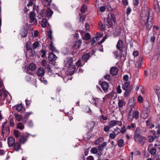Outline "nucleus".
<instances>
[{
  "label": "nucleus",
  "instance_id": "f8f14e48",
  "mask_svg": "<svg viewBox=\"0 0 160 160\" xmlns=\"http://www.w3.org/2000/svg\"><path fill=\"white\" fill-rule=\"evenodd\" d=\"M15 139L12 137H9L8 139V143L9 147L12 146L15 143Z\"/></svg>",
  "mask_w": 160,
  "mask_h": 160
},
{
  "label": "nucleus",
  "instance_id": "13d9d810",
  "mask_svg": "<svg viewBox=\"0 0 160 160\" xmlns=\"http://www.w3.org/2000/svg\"><path fill=\"white\" fill-rule=\"evenodd\" d=\"M36 68V65L33 63H31V70L34 71Z\"/></svg>",
  "mask_w": 160,
  "mask_h": 160
},
{
  "label": "nucleus",
  "instance_id": "864d4df0",
  "mask_svg": "<svg viewBox=\"0 0 160 160\" xmlns=\"http://www.w3.org/2000/svg\"><path fill=\"white\" fill-rule=\"evenodd\" d=\"M154 8L157 12H158L160 11L159 6L158 3H157L156 5H154Z\"/></svg>",
  "mask_w": 160,
  "mask_h": 160
},
{
  "label": "nucleus",
  "instance_id": "72a5a7b5",
  "mask_svg": "<svg viewBox=\"0 0 160 160\" xmlns=\"http://www.w3.org/2000/svg\"><path fill=\"white\" fill-rule=\"evenodd\" d=\"M87 10V6L85 4H83L81 7L80 11L82 13H85Z\"/></svg>",
  "mask_w": 160,
  "mask_h": 160
},
{
  "label": "nucleus",
  "instance_id": "9d476101",
  "mask_svg": "<svg viewBox=\"0 0 160 160\" xmlns=\"http://www.w3.org/2000/svg\"><path fill=\"white\" fill-rule=\"evenodd\" d=\"M123 41L121 39L119 40L116 45L117 49L119 50L120 51H121L123 48Z\"/></svg>",
  "mask_w": 160,
  "mask_h": 160
},
{
  "label": "nucleus",
  "instance_id": "9b49d317",
  "mask_svg": "<svg viewBox=\"0 0 160 160\" xmlns=\"http://www.w3.org/2000/svg\"><path fill=\"white\" fill-rule=\"evenodd\" d=\"M118 71V68L113 67H112L110 69V73L113 76H116Z\"/></svg>",
  "mask_w": 160,
  "mask_h": 160
},
{
  "label": "nucleus",
  "instance_id": "1a4fd4ad",
  "mask_svg": "<svg viewBox=\"0 0 160 160\" xmlns=\"http://www.w3.org/2000/svg\"><path fill=\"white\" fill-rule=\"evenodd\" d=\"M58 57L56 56L54 53L51 52L49 53L48 59L49 61L51 62H53L55 61L57 59Z\"/></svg>",
  "mask_w": 160,
  "mask_h": 160
},
{
  "label": "nucleus",
  "instance_id": "bb28decb",
  "mask_svg": "<svg viewBox=\"0 0 160 160\" xmlns=\"http://www.w3.org/2000/svg\"><path fill=\"white\" fill-rule=\"evenodd\" d=\"M107 144V142H106L102 143L98 146V150L100 151H102L104 150V147L106 146Z\"/></svg>",
  "mask_w": 160,
  "mask_h": 160
},
{
  "label": "nucleus",
  "instance_id": "e433bc0d",
  "mask_svg": "<svg viewBox=\"0 0 160 160\" xmlns=\"http://www.w3.org/2000/svg\"><path fill=\"white\" fill-rule=\"evenodd\" d=\"M17 128L20 130H22L24 128V125L22 122H19L17 125Z\"/></svg>",
  "mask_w": 160,
  "mask_h": 160
},
{
  "label": "nucleus",
  "instance_id": "f3484780",
  "mask_svg": "<svg viewBox=\"0 0 160 160\" xmlns=\"http://www.w3.org/2000/svg\"><path fill=\"white\" fill-rule=\"evenodd\" d=\"M37 74L39 76H42L44 75L45 71L42 68H40L38 69L37 71Z\"/></svg>",
  "mask_w": 160,
  "mask_h": 160
},
{
  "label": "nucleus",
  "instance_id": "a878e982",
  "mask_svg": "<svg viewBox=\"0 0 160 160\" xmlns=\"http://www.w3.org/2000/svg\"><path fill=\"white\" fill-rule=\"evenodd\" d=\"M51 1L50 0H43L42 1V3L44 6L48 7L50 5Z\"/></svg>",
  "mask_w": 160,
  "mask_h": 160
},
{
  "label": "nucleus",
  "instance_id": "f03ea898",
  "mask_svg": "<svg viewBox=\"0 0 160 160\" xmlns=\"http://www.w3.org/2000/svg\"><path fill=\"white\" fill-rule=\"evenodd\" d=\"M142 19L144 22V24L146 25V28L148 30H150L153 25V18L149 16V13L148 16H142Z\"/></svg>",
  "mask_w": 160,
  "mask_h": 160
},
{
  "label": "nucleus",
  "instance_id": "4be33fe9",
  "mask_svg": "<svg viewBox=\"0 0 160 160\" xmlns=\"http://www.w3.org/2000/svg\"><path fill=\"white\" fill-rule=\"evenodd\" d=\"M21 34L22 37H25L27 35V29L26 28H24L21 31Z\"/></svg>",
  "mask_w": 160,
  "mask_h": 160
},
{
  "label": "nucleus",
  "instance_id": "a19ab883",
  "mask_svg": "<svg viewBox=\"0 0 160 160\" xmlns=\"http://www.w3.org/2000/svg\"><path fill=\"white\" fill-rule=\"evenodd\" d=\"M30 63L28 64V66H25V67L24 71L27 73L30 74Z\"/></svg>",
  "mask_w": 160,
  "mask_h": 160
},
{
  "label": "nucleus",
  "instance_id": "69168bd1",
  "mask_svg": "<svg viewBox=\"0 0 160 160\" xmlns=\"http://www.w3.org/2000/svg\"><path fill=\"white\" fill-rule=\"evenodd\" d=\"M156 92L158 97V100L160 99V89H157L156 90Z\"/></svg>",
  "mask_w": 160,
  "mask_h": 160
},
{
  "label": "nucleus",
  "instance_id": "ea45409f",
  "mask_svg": "<svg viewBox=\"0 0 160 160\" xmlns=\"http://www.w3.org/2000/svg\"><path fill=\"white\" fill-rule=\"evenodd\" d=\"M14 116L17 120L20 121L22 117L21 115H20L18 113H14Z\"/></svg>",
  "mask_w": 160,
  "mask_h": 160
},
{
  "label": "nucleus",
  "instance_id": "58836bf2",
  "mask_svg": "<svg viewBox=\"0 0 160 160\" xmlns=\"http://www.w3.org/2000/svg\"><path fill=\"white\" fill-rule=\"evenodd\" d=\"M22 105L21 104H19L16 106V110L18 112L21 111L22 109Z\"/></svg>",
  "mask_w": 160,
  "mask_h": 160
},
{
  "label": "nucleus",
  "instance_id": "49530a36",
  "mask_svg": "<svg viewBox=\"0 0 160 160\" xmlns=\"http://www.w3.org/2000/svg\"><path fill=\"white\" fill-rule=\"evenodd\" d=\"M79 16L80 18L79 20L80 22H83L85 20L86 16L85 15H81L80 13L79 14Z\"/></svg>",
  "mask_w": 160,
  "mask_h": 160
},
{
  "label": "nucleus",
  "instance_id": "8fccbe9b",
  "mask_svg": "<svg viewBox=\"0 0 160 160\" xmlns=\"http://www.w3.org/2000/svg\"><path fill=\"white\" fill-rule=\"evenodd\" d=\"M52 31L50 29L49 30V31H48V37L51 40H52L53 39L52 36Z\"/></svg>",
  "mask_w": 160,
  "mask_h": 160
},
{
  "label": "nucleus",
  "instance_id": "79ce46f5",
  "mask_svg": "<svg viewBox=\"0 0 160 160\" xmlns=\"http://www.w3.org/2000/svg\"><path fill=\"white\" fill-rule=\"evenodd\" d=\"M40 46V43L37 41L35 42L32 45V48L33 49H36Z\"/></svg>",
  "mask_w": 160,
  "mask_h": 160
},
{
  "label": "nucleus",
  "instance_id": "6e6552de",
  "mask_svg": "<svg viewBox=\"0 0 160 160\" xmlns=\"http://www.w3.org/2000/svg\"><path fill=\"white\" fill-rule=\"evenodd\" d=\"M104 24L108 26V28L112 27L113 24V22L108 17L104 20Z\"/></svg>",
  "mask_w": 160,
  "mask_h": 160
},
{
  "label": "nucleus",
  "instance_id": "2f4dec72",
  "mask_svg": "<svg viewBox=\"0 0 160 160\" xmlns=\"http://www.w3.org/2000/svg\"><path fill=\"white\" fill-rule=\"evenodd\" d=\"M142 57L139 58V60L137 62V63L135 64L136 67H138V68L141 67L142 63Z\"/></svg>",
  "mask_w": 160,
  "mask_h": 160
},
{
  "label": "nucleus",
  "instance_id": "cd10ccee",
  "mask_svg": "<svg viewBox=\"0 0 160 160\" xmlns=\"http://www.w3.org/2000/svg\"><path fill=\"white\" fill-rule=\"evenodd\" d=\"M46 15L48 18L50 17L53 13V11L49 8H48L47 9V11L45 12Z\"/></svg>",
  "mask_w": 160,
  "mask_h": 160
},
{
  "label": "nucleus",
  "instance_id": "0e129e2a",
  "mask_svg": "<svg viewBox=\"0 0 160 160\" xmlns=\"http://www.w3.org/2000/svg\"><path fill=\"white\" fill-rule=\"evenodd\" d=\"M76 65L78 67L82 66L83 65L82 64L81 61L80 60H78L76 63Z\"/></svg>",
  "mask_w": 160,
  "mask_h": 160
},
{
  "label": "nucleus",
  "instance_id": "09e8293b",
  "mask_svg": "<svg viewBox=\"0 0 160 160\" xmlns=\"http://www.w3.org/2000/svg\"><path fill=\"white\" fill-rule=\"evenodd\" d=\"M124 104V102L123 100H119L118 105L120 108L122 107L123 105Z\"/></svg>",
  "mask_w": 160,
  "mask_h": 160
},
{
  "label": "nucleus",
  "instance_id": "393cba45",
  "mask_svg": "<svg viewBox=\"0 0 160 160\" xmlns=\"http://www.w3.org/2000/svg\"><path fill=\"white\" fill-rule=\"evenodd\" d=\"M122 28L120 26H118L115 29L116 34L115 35L116 36L120 35L121 32Z\"/></svg>",
  "mask_w": 160,
  "mask_h": 160
},
{
  "label": "nucleus",
  "instance_id": "e2e57ef3",
  "mask_svg": "<svg viewBox=\"0 0 160 160\" xmlns=\"http://www.w3.org/2000/svg\"><path fill=\"white\" fill-rule=\"evenodd\" d=\"M104 78L105 79L108 80L109 81L111 80L110 75L109 74L106 75L104 76Z\"/></svg>",
  "mask_w": 160,
  "mask_h": 160
},
{
  "label": "nucleus",
  "instance_id": "5701e85b",
  "mask_svg": "<svg viewBox=\"0 0 160 160\" xmlns=\"http://www.w3.org/2000/svg\"><path fill=\"white\" fill-rule=\"evenodd\" d=\"M28 136H27L22 135L19 139L21 143L23 144L27 140Z\"/></svg>",
  "mask_w": 160,
  "mask_h": 160
},
{
  "label": "nucleus",
  "instance_id": "412c9836",
  "mask_svg": "<svg viewBox=\"0 0 160 160\" xmlns=\"http://www.w3.org/2000/svg\"><path fill=\"white\" fill-rule=\"evenodd\" d=\"M90 57V54L89 53H86L84 54L82 56V60L85 62H87L88 59Z\"/></svg>",
  "mask_w": 160,
  "mask_h": 160
},
{
  "label": "nucleus",
  "instance_id": "a211bd4d",
  "mask_svg": "<svg viewBox=\"0 0 160 160\" xmlns=\"http://www.w3.org/2000/svg\"><path fill=\"white\" fill-rule=\"evenodd\" d=\"M132 88L133 86L132 85H130L128 87V89L125 90V92L124 94V97H126L129 95Z\"/></svg>",
  "mask_w": 160,
  "mask_h": 160
},
{
  "label": "nucleus",
  "instance_id": "680f3d73",
  "mask_svg": "<svg viewBox=\"0 0 160 160\" xmlns=\"http://www.w3.org/2000/svg\"><path fill=\"white\" fill-rule=\"evenodd\" d=\"M9 123L11 127H12L14 126L13 118H11L10 119Z\"/></svg>",
  "mask_w": 160,
  "mask_h": 160
},
{
  "label": "nucleus",
  "instance_id": "f257e3e1",
  "mask_svg": "<svg viewBox=\"0 0 160 160\" xmlns=\"http://www.w3.org/2000/svg\"><path fill=\"white\" fill-rule=\"evenodd\" d=\"M31 0V6L33 5V11L31 12V25H36L37 24V19L35 18V10H36L38 13L39 11L38 10V6H37L34 4H33Z\"/></svg>",
  "mask_w": 160,
  "mask_h": 160
},
{
  "label": "nucleus",
  "instance_id": "338daca9",
  "mask_svg": "<svg viewBox=\"0 0 160 160\" xmlns=\"http://www.w3.org/2000/svg\"><path fill=\"white\" fill-rule=\"evenodd\" d=\"M117 92L118 93H120L122 92V90L120 88V86L118 85L117 88Z\"/></svg>",
  "mask_w": 160,
  "mask_h": 160
},
{
  "label": "nucleus",
  "instance_id": "423d86ee",
  "mask_svg": "<svg viewBox=\"0 0 160 160\" xmlns=\"http://www.w3.org/2000/svg\"><path fill=\"white\" fill-rule=\"evenodd\" d=\"M101 86L105 93L108 92L109 87V83L108 82H103L101 83Z\"/></svg>",
  "mask_w": 160,
  "mask_h": 160
},
{
  "label": "nucleus",
  "instance_id": "b1692460",
  "mask_svg": "<svg viewBox=\"0 0 160 160\" xmlns=\"http://www.w3.org/2000/svg\"><path fill=\"white\" fill-rule=\"evenodd\" d=\"M142 10L143 11H145V12L146 13V15L145 16H148V13L149 14V16L150 15V11L148 10V6L147 5H144L142 8Z\"/></svg>",
  "mask_w": 160,
  "mask_h": 160
},
{
  "label": "nucleus",
  "instance_id": "c756f323",
  "mask_svg": "<svg viewBox=\"0 0 160 160\" xmlns=\"http://www.w3.org/2000/svg\"><path fill=\"white\" fill-rule=\"evenodd\" d=\"M122 52L120 51L119 52L118 51H117L114 52V54L116 56V58H121L122 57Z\"/></svg>",
  "mask_w": 160,
  "mask_h": 160
},
{
  "label": "nucleus",
  "instance_id": "774afa93",
  "mask_svg": "<svg viewBox=\"0 0 160 160\" xmlns=\"http://www.w3.org/2000/svg\"><path fill=\"white\" fill-rule=\"evenodd\" d=\"M110 128L111 127L109 126H105L104 128V130L106 132H108Z\"/></svg>",
  "mask_w": 160,
  "mask_h": 160
},
{
  "label": "nucleus",
  "instance_id": "5fc2aeb1",
  "mask_svg": "<svg viewBox=\"0 0 160 160\" xmlns=\"http://www.w3.org/2000/svg\"><path fill=\"white\" fill-rule=\"evenodd\" d=\"M156 152V150L155 148H152L150 151V153L152 155H154Z\"/></svg>",
  "mask_w": 160,
  "mask_h": 160
},
{
  "label": "nucleus",
  "instance_id": "7ed1b4c3",
  "mask_svg": "<svg viewBox=\"0 0 160 160\" xmlns=\"http://www.w3.org/2000/svg\"><path fill=\"white\" fill-rule=\"evenodd\" d=\"M149 134L147 137V140L149 142H151L159 137L160 132L157 131L156 132L154 130H151L149 131Z\"/></svg>",
  "mask_w": 160,
  "mask_h": 160
},
{
  "label": "nucleus",
  "instance_id": "20e7f679",
  "mask_svg": "<svg viewBox=\"0 0 160 160\" xmlns=\"http://www.w3.org/2000/svg\"><path fill=\"white\" fill-rule=\"evenodd\" d=\"M139 128H137L134 132V139L136 141H138L140 143L144 144L145 142L146 138L140 135L139 131Z\"/></svg>",
  "mask_w": 160,
  "mask_h": 160
},
{
  "label": "nucleus",
  "instance_id": "c85d7f7f",
  "mask_svg": "<svg viewBox=\"0 0 160 160\" xmlns=\"http://www.w3.org/2000/svg\"><path fill=\"white\" fill-rule=\"evenodd\" d=\"M14 148L16 151H18L21 149V145L18 142L15 143L14 145Z\"/></svg>",
  "mask_w": 160,
  "mask_h": 160
},
{
  "label": "nucleus",
  "instance_id": "3c124183",
  "mask_svg": "<svg viewBox=\"0 0 160 160\" xmlns=\"http://www.w3.org/2000/svg\"><path fill=\"white\" fill-rule=\"evenodd\" d=\"M26 47L27 51H28V53H29V50H30V42L28 41L26 43Z\"/></svg>",
  "mask_w": 160,
  "mask_h": 160
},
{
  "label": "nucleus",
  "instance_id": "bf43d9fd",
  "mask_svg": "<svg viewBox=\"0 0 160 160\" xmlns=\"http://www.w3.org/2000/svg\"><path fill=\"white\" fill-rule=\"evenodd\" d=\"M131 154L132 155L133 154H134L135 155H139L140 154V152L139 151H135L134 152H131Z\"/></svg>",
  "mask_w": 160,
  "mask_h": 160
},
{
  "label": "nucleus",
  "instance_id": "f704fd0d",
  "mask_svg": "<svg viewBox=\"0 0 160 160\" xmlns=\"http://www.w3.org/2000/svg\"><path fill=\"white\" fill-rule=\"evenodd\" d=\"M33 28L31 30V33H32V37H37L38 36L39 32L38 30H36L35 31L33 32H32Z\"/></svg>",
  "mask_w": 160,
  "mask_h": 160
},
{
  "label": "nucleus",
  "instance_id": "c03bdc74",
  "mask_svg": "<svg viewBox=\"0 0 160 160\" xmlns=\"http://www.w3.org/2000/svg\"><path fill=\"white\" fill-rule=\"evenodd\" d=\"M13 133L15 137L16 138L19 137L21 134L20 132L18 130H14L13 131Z\"/></svg>",
  "mask_w": 160,
  "mask_h": 160
},
{
  "label": "nucleus",
  "instance_id": "aec40b11",
  "mask_svg": "<svg viewBox=\"0 0 160 160\" xmlns=\"http://www.w3.org/2000/svg\"><path fill=\"white\" fill-rule=\"evenodd\" d=\"M144 106L146 109L144 112H148V113L150 112V108L149 106V104L148 102H145L144 104Z\"/></svg>",
  "mask_w": 160,
  "mask_h": 160
},
{
  "label": "nucleus",
  "instance_id": "37998d69",
  "mask_svg": "<svg viewBox=\"0 0 160 160\" xmlns=\"http://www.w3.org/2000/svg\"><path fill=\"white\" fill-rule=\"evenodd\" d=\"M47 20L46 19L44 18L42 20L41 24L43 28H45L47 25Z\"/></svg>",
  "mask_w": 160,
  "mask_h": 160
},
{
  "label": "nucleus",
  "instance_id": "052dcab7",
  "mask_svg": "<svg viewBox=\"0 0 160 160\" xmlns=\"http://www.w3.org/2000/svg\"><path fill=\"white\" fill-rule=\"evenodd\" d=\"M85 158L83 154H81L78 158V160H85Z\"/></svg>",
  "mask_w": 160,
  "mask_h": 160
},
{
  "label": "nucleus",
  "instance_id": "2eb2a0df",
  "mask_svg": "<svg viewBox=\"0 0 160 160\" xmlns=\"http://www.w3.org/2000/svg\"><path fill=\"white\" fill-rule=\"evenodd\" d=\"M81 44L82 40H78L76 41L75 44L72 46V48L73 49H77L80 47Z\"/></svg>",
  "mask_w": 160,
  "mask_h": 160
},
{
  "label": "nucleus",
  "instance_id": "4d7b16f0",
  "mask_svg": "<svg viewBox=\"0 0 160 160\" xmlns=\"http://www.w3.org/2000/svg\"><path fill=\"white\" fill-rule=\"evenodd\" d=\"M91 152L92 153L96 154L98 152V150L96 148H93L91 149Z\"/></svg>",
  "mask_w": 160,
  "mask_h": 160
},
{
  "label": "nucleus",
  "instance_id": "de8ad7c7",
  "mask_svg": "<svg viewBox=\"0 0 160 160\" xmlns=\"http://www.w3.org/2000/svg\"><path fill=\"white\" fill-rule=\"evenodd\" d=\"M113 132L117 135L121 132L120 129L118 128H117L114 129Z\"/></svg>",
  "mask_w": 160,
  "mask_h": 160
},
{
  "label": "nucleus",
  "instance_id": "c9c22d12",
  "mask_svg": "<svg viewBox=\"0 0 160 160\" xmlns=\"http://www.w3.org/2000/svg\"><path fill=\"white\" fill-rule=\"evenodd\" d=\"M130 85L129 82H126L123 85L122 88L124 90L128 89V86Z\"/></svg>",
  "mask_w": 160,
  "mask_h": 160
},
{
  "label": "nucleus",
  "instance_id": "473e14b6",
  "mask_svg": "<svg viewBox=\"0 0 160 160\" xmlns=\"http://www.w3.org/2000/svg\"><path fill=\"white\" fill-rule=\"evenodd\" d=\"M117 144L118 146L119 147H123L124 145L123 140L122 139H119L117 142Z\"/></svg>",
  "mask_w": 160,
  "mask_h": 160
},
{
  "label": "nucleus",
  "instance_id": "6ab92c4d",
  "mask_svg": "<svg viewBox=\"0 0 160 160\" xmlns=\"http://www.w3.org/2000/svg\"><path fill=\"white\" fill-rule=\"evenodd\" d=\"M135 105V103L134 102V98H132L131 99L129 102L128 104V106L130 108V110L132 111V109Z\"/></svg>",
  "mask_w": 160,
  "mask_h": 160
},
{
  "label": "nucleus",
  "instance_id": "4c0bfd02",
  "mask_svg": "<svg viewBox=\"0 0 160 160\" xmlns=\"http://www.w3.org/2000/svg\"><path fill=\"white\" fill-rule=\"evenodd\" d=\"M149 115V113L148 112L143 111L142 113L141 116L143 119H145L148 117Z\"/></svg>",
  "mask_w": 160,
  "mask_h": 160
},
{
  "label": "nucleus",
  "instance_id": "603ef678",
  "mask_svg": "<svg viewBox=\"0 0 160 160\" xmlns=\"http://www.w3.org/2000/svg\"><path fill=\"white\" fill-rule=\"evenodd\" d=\"M91 35L89 33H86L85 35V37L83 39L85 40H88L90 38Z\"/></svg>",
  "mask_w": 160,
  "mask_h": 160
},
{
  "label": "nucleus",
  "instance_id": "39448f33",
  "mask_svg": "<svg viewBox=\"0 0 160 160\" xmlns=\"http://www.w3.org/2000/svg\"><path fill=\"white\" fill-rule=\"evenodd\" d=\"M132 111L130 110L128 116V120L129 121H131L133 118H135V119H138L139 118V112L137 111Z\"/></svg>",
  "mask_w": 160,
  "mask_h": 160
},
{
  "label": "nucleus",
  "instance_id": "a18cd8bd",
  "mask_svg": "<svg viewBox=\"0 0 160 160\" xmlns=\"http://www.w3.org/2000/svg\"><path fill=\"white\" fill-rule=\"evenodd\" d=\"M110 18H109L111 21L113 22L114 24H115L116 21V18L114 15L113 14H111L110 15Z\"/></svg>",
  "mask_w": 160,
  "mask_h": 160
},
{
  "label": "nucleus",
  "instance_id": "0eeeda50",
  "mask_svg": "<svg viewBox=\"0 0 160 160\" xmlns=\"http://www.w3.org/2000/svg\"><path fill=\"white\" fill-rule=\"evenodd\" d=\"M65 67L69 68L68 69V72H69V74L70 75H72L74 73L76 70V67L75 65H68L66 66Z\"/></svg>",
  "mask_w": 160,
  "mask_h": 160
},
{
  "label": "nucleus",
  "instance_id": "ddd939ff",
  "mask_svg": "<svg viewBox=\"0 0 160 160\" xmlns=\"http://www.w3.org/2000/svg\"><path fill=\"white\" fill-rule=\"evenodd\" d=\"M117 124L121 125L122 124V122H121L115 120L111 121L109 122V125L111 128L115 126Z\"/></svg>",
  "mask_w": 160,
  "mask_h": 160
},
{
  "label": "nucleus",
  "instance_id": "6e6d98bb",
  "mask_svg": "<svg viewBox=\"0 0 160 160\" xmlns=\"http://www.w3.org/2000/svg\"><path fill=\"white\" fill-rule=\"evenodd\" d=\"M69 59V61L70 62H67V63L66 64V65H65L66 66H68V65L70 66V65H72V63L73 62V58L72 57H70Z\"/></svg>",
  "mask_w": 160,
  "mask_h": 160
},
{
  "label": "nucleus",
  "instance_id": "dca6fc26",
  "mask_svg": "<svg viewBox=\"0 0 160 160\" xmlns=\"http://www.w3.org/2000/svg\"><path fill=\"white\" fill-rule=\"evenodd\" d=\"M95 124V122L94 121H91L87 123V127L89 130H92L94 127Z\"/></svg>",
  "mask_w": 160,
  "mask_h": 160
},
{
  "label": "nucleus",
  "instance_id": "4468645a",
  "mask_svg": "<svg viewBox=\"0 0 160 160\" xmlns=\"http://www.w3.org/2000/svg\"><path fill=\"white\" fill-rule=\"evenodd\" d=\"M152 119L150 118L146 121V126L149 127V128L151 129L155 127L153 124L152 123Z\"/></svg>",
  "mask_w": 160,
  "mask_h": 160
},
{
  "label": "nucleus",
  "instance_id": "7c9ffc66",
  "mask_svg": "<svg viewBox=\"0 0 160 160\" xmlns=\"http://www.w3.org/2000/svg\"><path fill=\"white\" fill-rule=\"evenodd\" d=\"M53 42L52 41L49 46V48L50 50L52 51V52H58V51L56 49L55 47L53 46Z\"/></svg>",
  "mask_w": 160,
  "mask_h": 160
}]
</instances>
